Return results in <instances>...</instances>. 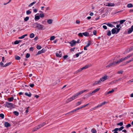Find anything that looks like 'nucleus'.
Returning a JSON list of instances; mask_svg holds the SVG:
<instances>
[{
    "label": "nucleus",
    "instance_id": "nucleus-24",
    "mask_svg": "<svg viewBox=\"0 0 133 133\" xmlns=\"http://www.w3.org/2000/svg\"><path fill=\"white\" fill-rule=\"evenodd\" d=\"M83 35L85 36H89V33L87 32L82 33Z\"/></svg>",
    "mask_w": 133,
    "mask_h": 133
},
{
    "label": "nucleus",
    "instance_id": "nucleus-19",
    "mask_svg": "<svg viewBox=\"0 0 133 133\" xmlns=\"http://www.w3.org/2000/svg\"><path fill=\"white\" fill-rule=\"evenodd\" d=\"M115 5L114 4L112 3H108V5L107 6H113Z\"/></svg>",
    "mask_w": 133,
    "mask_h": 133
},
{
    "label": "nucleus",
    "instance_id": "nucleus-6",
    "mask_svg": "<svg viewBox=\"0 0 133 133\" xmlns=\"http://www.w3.org/2000/svg\"><path fill=\"white\" fill-rule=\"evenodd\" d=\"M46 51L45 49L44 48L43 49L41 50L38 51L37 55H39L41 54L44 53Z\"/></svg>",
    "mask_w": 133,
    "mask_h": 133
},
{
    "label": "nucleus",
    "instance_id": "nucleus-51",
    "mask_svg": "<svg viewBox=\"0 0 133 133\" xmlns=\"http://www.w3.org/2000/svg\"><path fill=\"white\" fill-rule=\"evenodd\" d=\"M79 37H82L83 36V33H79L78 34Z\"/></svg>",
    "mask_w": 133,
    "mask_h": 133
},
{
    "label": "nucleus",
    "instance_id": "nucleus-30",
    "mask_svg": "<svg viewBox=\"0 0 133 133\" xmlns=\"http://www.w3.org/2000/svg\"><path fill=\"white\" fill-rule=\"evenodd\" d=\"M15 59L17 60H19L21 59V57L18 56L16 55L15 56Z\"/></svg>",
    "mask_w": 133,
    "mask_h": 133
},
{
    "label": "nucleus",
    "instance_id": "nucleus-10",
    "mask_svg": "<svg viewBox=\"0 0 133 133\" xmlns=\"http://www.w3.org/2000/svg\"><path fill=\"white\" fill-rule=\"evenodd\" d=\"M116 65V63L114 62H113L112 63H110L107 66H106V67H109L113 65Z\"/></svg>",
    "mask_w": 133,
    "mask_h": 133
},
{
    "label": "nucleus",
    "instance_id": "nucleus-20",
    "mask_svg": "<svg viewBox=\"0 0 133 133\" xmlns=\"http://www.w3.org/2000/svg\"><path fill=\"white\" fill-rule=\"evenodd\" d=\"M114 90L113 89H112L111 90L109 91L107 93H106L105 94V95H106L109 94H111L114 91Z\"/></svg>",
    "mask_w": 133,
    "mask_h": 133
},
{
    "label": "nucleus",
    "instance_id": "nucleus-17",
    "mask_svg": "<svg viewBox=\"0 0 133 133\" xmlns=\"http://www.w3.org/2000/svg\"><path fill=\"white\" fill-rule=\"evenodd\" d=\"M92 96V95L91 92L88 93L85 95V96L87 98H88Z\"/></svg>",
    "mask_w": 133,
    "mask_h": 133
},
{
    "label": "nucleus",
    "instance_id": "nucleus-26",
    "mask_svg": "<svg viewBox=\"0 0 133 133\" xmlns=\"http://www.w3.org/2000/svg\"><path fill=\"white\" fill-rule=\"evenodd\" d=\"M73 100V99H72V98H71V97L68 98V99L66 101V103H68L71 101H72Z\"/></svg>",
    "mask_w": 133,
    "mask_h": 133
},
{
    "label": "nucleus",
    "instance_id": "nucleus-38",
    "mask_svg": "<svg viewBox=\"0 0 133 133\" xmlns=\"http://www.w3.org/2000/svg\"><path fill=\"white\" fill-rule=\"evenodd\" d=\"M108 32L107 34V35L108 36H110L111 35V31L109 30L107 31Z\"/></svg>",
    "mask_w": 133,
    "mask_h": 133
},
{
    "label": "nucleus",
    "instance_id": "nucleus-21",
    "mask_svg": "<svg viewBox=\"0 0 133 133\" xmlns=\"http://www.w3.org/2000/svg\"><path fill=\"white\" fill-rule=\"evenodd\" d=\"M56 55L58 57H62V54H59L58 52L56 53Z\"/></svg>",
    "mask_w": 133,
    "mask_h": 133
},
{
    "label": "nucleus",
    "instance_id": "nucleus-58",
    "mask_svg": "<svg viewBox=\"0 0 133 133\" xmlns=\"http://www.w3.org/2000/svg\"><path fill=\"white\" fill-rule=\"evenodd\" d=\"M0 65L1 66H3V67H4V65L3 63L2 62H1L0 63Z\"/></svg>",
    "mask_w": 133,
    "mask_h": 133
},
{
    "label": "nucleus",
    "instance_id": "nucleus-64",
    "mask_svg": "<svg viewBox=\"0 0 133 133\" xmlns=\"http://www.w3.org/2000/svg\"><path fill=\"white\" fill-rule=\"evenodd\" d=\"M33 11L34 12L36 13L37 12V10L36 9H33Z\"/></svg>",
    "mask_w": 133,
    "mask_h": 133
},
{
    "label": "nucleus",
    "instance_id": "nucleus-44",
    "mask_svg": "<svg viewBox=\"0 0 133 133\" xmlns=\"http://www.w3.org/2000/svg\"><path fill=\"white\" fill-rule=\"evenodd\" d=\"M123 122H120L119 123H118L117 125H120V126H122L123 125Z\"/></svg>",
    "mask_w": 133,
    "mask_h": 133
},
{
    "label": "nucleus",
    "instance_id": "nucleus-36",
    "mask_svg": "<svg viewBox=\"0 0 133 133\" xmlns=\"http://www.w3.org/2000/svg\"><path fill=\"white\" fill-rule=\"evenodd\" d=\"M35 36V35L34 33H31L30 34V37L31 38H32L34 37Z\"/></svg>",
    "mask_w": 133,
    "mask_h": 133
},
{
    "label": "nucleus",
    "instance_id": "nucleus-1",
    "mask_svg": "<svg viewBox=\"0 0 133 133\" xmlns=\"http://www.w3.org/2000/svg\"><path fill=\"white\" fill-rule=\"evenodd\" d=\"M88 91V90H84L80 91L76 93V94L74 95L72 97H71V98H72V99H73V100H74L78 96L81 95L85 92H87Z\"/></svg>",
    "mask_w": 133,
    "mask_h": 133
},
{
    "label": "nucleus",
    "instance_id": "nucleus-29",
    "mask_svg": "<svg viewBox=\"0 0 133 133\" xmlns=\"http://www.w3.org/2000/svg\"><path fill=\"white\" fill-rule=\"evenodd\" d=\"M13 99L14 97H12L10 98H8V100L9 102H11L13 101Z\"/></svg>",
    "mask_w": 133,
    "mask_h": 133
},
{
    "label": "nucleus",
    "instance_id": "nucleus-45",
    "mask_svg": "<svg viewBox=\"0 0 133 133\" xmlns=\"http://www.w3.org/2000/svg\"><path fill=\"white\" fill-rule=\"evenodd\" d=\"M29 19V17H28V16L26 17H25L24 18V21H27Z\"/></svg>",
    "mask_w": 133,
    "mask_h": 133
},
{
    "label": "nucleus",
    "instance_id": "nucleus-59",
    "mask_svg": "<svg viewBox=\"0 0 133 133\" xmlns=\"http://www.w3.org/2000/svg\"><path fill=\"white\" fill-rule=\"evenodd\" d=\"M131 126V125L129 124H128V125H127L126 126V127L127 128H128L129 127H130Z\"/></svg>",
    "mask_w": 133,
    "mask_h": 133
},
{
    "label": "nucleus",
    "instance_id": "nucleus-13",
    "mask_svg": "<svg viewBox=\"0 0 133 133\" xmlns=\"http://www.w3.org/2000/svg\"><path fill=\"white\" fill-rule=\"evenodd\" d=\"M116 28H115L111 30V32L112 34H116Z\"/></svg>",
    "mask_w": 133,
    "mask_h": 133
},
{
    "label": "nucleus",
    "instance_id": "nucleus-53",
    "mask_svg": "<svg viewBox=\"0 0 133 133\" xmlns=\"http://www.w3.org/2000/svg\"><path fill=\"white\" fill-rule=\"evenodd\" d=\"M117 30V31L116 30V34H117V33H118L119 30H120V28H116V30Z\"/></svg>",
    "mask_w": 133,
    "mask_h": 133
},
{
    "label": "nucleus",
    "instance_id": "nucleus-14",
    "mask_svg": "<svg viewBox=\"0 0 133 133\" xmlns=\"http://www.w3.org/2000/svg\"><path fill=\"white\" fill-rule=\"evenodd\" d=\"M39 129L38 128V126H36L34 128L33 130L32 131V132H33L34 131H36L38 129Z\"/></svg>",
    "mask_w": 133,
    "mask_h": 133
},
{
    "label": "nucleus",
    "instance_id": "nucleus-25",
    "mask_svg": "<svg viewBox=\"0 0 133 133\" xmlns=\"http://www.w3.org/2000/svg\"><path fill=\"white\" fill-rule=\"evenodd\" d=\"M27 34H26L24 35H23L21 37H18V39H22L24 38L26 36H27Z\"/></svg>",
    "mask_w": 133,
    "mask_h": 133
},
{
    "label": "nucleus",
    "instance_id": "nucleus-4",
    "mask_svg": "<svg viewBox=\"0 0 133 133\" xmlns=\"http://www.w3.org/2000/svg\"><path fill=\"white\" fill-rule=\"evenodd\" d=\"M106 102L105 101H104L101 103L98 104V105L97 106L93 108V110H95V109L99 108L101 107L102 105H104L105 104H106Z\"/></svg>",
    "mask_w": 133,
    "mask_h": 133
},
{
    "label": "nucleus",
    "instance_id": "nucleus-23",
    "mask_svg": "<svg viewBox=\"0 0 133 133\" xmlns=\"http://www.w3.org/2000/svg\"><path fill=\"white\" fill-rule=\"evenodd\" d=\"M25 95L29 97H30L31 96V94L30 92H29V94L27 92H25Z\"/></svg>",
    "mask_w": 133,
    "mask_h": 133
},
{
    "label": "nucleus",
    "instance_id": "nucleus-16",
    "mask_svg": "<svg viewBox=\"0 0 133 133\" xmlns=\"http://www.w3.org/2000/svg\"><path fill=\"white\" fill-rule=\"evenodd\" d=\"M40 19V17L39 16H37L36 15H35V19L36 21Z\"/></svg>",
    "mask_w": 133,
    "mask_h": 133
},
{
    "label": "nucleus",
    "instance_id": "nucleus-40",
    "mask_svg": "<svg viewBox=\"0 0 133 133\" xmlns=\"http://www.w3.org/2000/svg\"><path fill=\"white\" fill-rule=\"evenodd\" d=\"M121 78H119L118 79H116V80H115L113 81H112V82L114 83H116L117 81H120L121 80Z\"/></svg>",
    "mask_w": 133,
    "mask_h": 133
},
{
    "label": "nucleus",
    "instance_id": "nucleus-12",
    "mask_svg": "<svg viewBox=\"0 0 133 133\" xmlns=\"http://www.w3.org/2000/svg\"><path fill=\"white\" fill-rule=\"evenodd\" d=\"M4 125L6 127H10L11 126V125L7 122H5L4 123Z\"/></svg>",
    "mask_w": 133,
    "mask_h": 133
},
{
    "label": "nucleus",
    "instance_id": "nucleus-41",
    "mask_svg": "<svg viewBox=\"0 0 133 133\" xmlns=\"http://www.w3.org/2000/svg\"><path fill=\"white\" fill-rule=\"evenodd\" d=\"M4 115L3 114H0V117L2 119H3L4 118Z\"/></svg>",
    "mask_w": 133,
    "mask_h": 133
},
{
    "label": "nucleus",
    "instance_id": "nucleus-55",
    "mask_svg": "<svg viewBox=\"0 0 133 133\" xmlns=\"http://www.w3.org/2000/svg\"><path fill=\"white\" fill-rule=\"evenodd\" d=\"M19 43V42L18 41H16L14 42V44H17Z\"/></svg>",
    "mask_w": 133,
    "mask_h": 133
},
{
    "label": "nucleus",
    "instance_id": "nucleus-39",
    "mask_svg": "<svg viewBox=\"0 0 133 133\" xmlns=\"http://www.w3.org/2000/svg\"><path fill=\"white\" fill-rule=\"evenodd\" d=\"M125 20L123 19L120 21V24H122L125 21Z\"/></svg>",
    "mask_w": 133,
    "mask_h": 133
},
{
    "label": "nucleus",
    "instance_id": "nucleus-34",
    "mask_svg": "<svg viewBox=\"0 0 133 133\" xmlns=\"http://www.w3.org/2000/svg\"><path fill=\"white\" fill-rule=\"evenodd\" d=\"M13 113L15 115H16L17 116H18L19 114V112L17 111H14L13 112Z\"/></svg>",
    "mask_w": 133,
    "mask_h": 133
},
{
    "label": "nucleus",
    "instance_id": "nucleus-15",
    "mask_svg": "<svg viewBox=\"0 0 133 133\" xmlns=\"http://www.w3.org/2000/svg\"><path fill=\"white\" fill-rule=\"evenodd\" d=\"M100 83L99 82V81H95L94 82V83H93L92 84V85L93 86H94L95 85H97V84H99Z\"/></svg>",
    "mask_w": 133,
    "mask_h": 133
},
{
    "label": "nucleus",
    "instance_id": "nucleus-60",
    "mask_svg": "<svg viewBox=\"0 0 133 133\" xmlns=\"http://www.w3.org/2000/svg\"><path fill=\"white\" fill-rule=\"evenodd\" d=\"M123 72V71H118L117 73L118 74H122Z\"/></svg>",
    "mask_w": 133,
    "mask_h": 133
},
{
    "label": "nucleus",
    "instance_id": "nucleus-47",
    "mask_svg": "<svg viewBox=\"0 0 133 133\" xmlns=\"http://www.w3.org/2000/svg\"><path fill=\"white\" fill-rule=\"evenodd\" d=\"M133 55V53L131 54H130V55H128L127 56V58H129L130 57H131Z\"/></svg>",
    "mask_w": 133,
    "mask_h": 133
},
{
    "label": "nucleus",
    "instance_id": "nucleus-61",
    "mask_svg": "<svg viewBox=\"0 0 133 133\" xmlns=\"http://www.w3.org/2000/svg\"><path fill=\"white\" fill-rule=\"evenodd\" d=\"M93 33L94 35H96V34L97 32L96 30H94L93 32Z\"/></svg>",
    "mask_w": 133,
    "mask_h": 133
},
{
    "label": "nucleus",
    "instance_id": "nucleus-54",
    "mask_svg": "<svg viewBox=\"0 0 133 133\" xmlns=\"http://www.w3.org/2000/svg\"><path fill=\"white\" fill-rule=\"evenodd\" d=\"M36 48L37 49L39 50L41 49V46L38 45L37 46Z\"/></svg>",
    "mask_w": 133,
    "mask_h": 133
},
{
    "label": "nucleus",
    "instance_id": "nucleus-2",
    "mask_svg": "<svg viewBox=\"0 0 133 133\" xmlns=\"http://www.w3.org/2000/svg\"><path fill=\"white\" fill-rule=\"evenodd\" d=\"M4 105L6 107H7L9 108H14V104L8 102H5V104H4Z\"/></svg>",
    "mask_w": 133,
    "mask_h": 133
},
{
    "label": "nucleus",
    "instance_id": "nucleus-62",
    "mask_svg": "<svg viewBox=\"0 0 133 133\" xmlns=\"http://www.w3.org/2000/svg\"><path fill=\"white\" fill-rule=\"evenodd\" d=\"M29 86L30 87L32 88L34 86V85L33 84H30Z\"/></svg>",
    "mask_w": 133,
    "mask_h": 133
},
{
    "label": "nucleus",
    "instance_id": "nucleus-63",
    "mask_svg": "<svg viewBox=\"0 0 133 133\" xmlns=\"http://www.w3.org/2000/svg\"><path fill=\"white\" fill-rule=\"evenodd\" d=\"M103 28L105 29H107V27L106 25H103Z\"/></svg>",
    "mask_w": 133,
    "mask_h": 133
},
{
    "label": "nucleus",
    "instance_id": "nucleus-42",
    "mask_svg": "<svg viewBox=\"0 0 133 133\" xmlns=\"http://www.w3.org/2000/svg\"><path fill=\"white\" fill-rule=\"evenodd\" d=\"M55 38V37L54 36H52L50 37V40L51 41L54 40Z\"/></svg>",
    "mask_w": 133,
    "mask_h": 133
},
{
    "label": "nucleus",
    "instance_id": "nucleus-9",
    "mask_svg": "<svg viewBox=\"0 0 133 133\" xmlns=\"http://www.w3.org/2000/svg\"><path fill=\"white\" fill-rule=\"evenodd\" d=\"M46 124V123L45 122H43L42 123L39 124L37 126L38 127L39 129L41 128V127H42L44 125H45Z\"/></svg>",
    "mask_w": 133,
    "mask_h": 133
},
{
    "label": "nucleus",
    "instance_id": "nucleus-31",
    "mask_svg": "<svg viewBox=\"0 0 133 133\" xmlns=\"http://www.w3.org/2000/svg\"><path fill=\"white\" fill-rule=\"evenodd\" d=\"M36 3V1L33 2L31 3L30 4H29L28 6L29 7H31L32 5H33L34 4H35Z\"/></svg>",
    "mask_w": 133,
    "mask_h": 133
},
{
    "label": "nucleus",
    "instance_id": "nucleus-5",
    "mask_svg": "<svg viewBox=\"0 0 133 133\" xmlns=\"http://www.w3.org/2000/svg\"><path fill=\"white\" fill-rule=\"evenodd\" d=\"M76 43V41L74 40H73L71 42H69V44H70V46H73L75 45V44Z\"/></svg>",
    "mask_w": 133,
    "mask_h": 133
},
{
    "label": "nucleus",
    "instance_id": "nucleus-48",
    "mask_svg": "<svg viewBox=\"0 0 133 133\" xmlns=\"http://www.w3.org/2000/svg\"><path fill=\"white\" fill-rule=\"evenodd\" d=\"M30 56V55L29 53H27L26 54V57L27 58H29Z\"/></svg>",
    "mask_w": 133,
    "mask_h": 133
},
{
    "label": "nucleus",
    "instance_id": "nucleus-32",
    "mask_svg": "<svg viewBox=\"0 0 133 133\" xmlns=\"http://www.w3.org/2000/svg\"><path fill=\"white\" fill-rule=\"evenodd\" d=\"M133 6L132 4L131 3L127 5V7L129 8H132Z\"/></svg>",
    "mask_w": 133,
    "mask_h": 133
},
{
    "label": "nucleus",
    "instance_id": "nucleus-11",
    "mask_svg": "<svg viewBox=\"0 0 133 133\" xmlns=\"http://www.w3.org/2000/svg\"><path fill=\"white\" fill-rule=\"evenodd\" d=\"M91 42L90 41H89V43L86 46H84V49L85 50H87V48L91 44Z\"/></svg>",
    "mask_w": 133,
    "mask_h": 133
},
{
    "label": "nucleus",
    "instance_id": "nucleus-46",
    "mask_svg": "<svg viewBox=\"0 0 133 133\" xmlns=\"http://www.w3.org/2000/svg\"><path fill=\"white\" fill-rule=\"evenodd\" d=\"M31 12L29 10H28L26 11V14L28 15L31 14Z\"/></svg>",
    "mask_w": 133,
    "mask_h": 133
},
{
    "label": "nucleus",
    "instance_id": "nucleus-57",
    "mask_svg": "<svg viewBox=\"0 0 133 133\" xmlns=\"http://www.w3.org/2000/svg\"><path fill=\"white\" fill-rule=\"evenodd\" d=\"M99 81L100 83H101L104 82L103 79H102V78L100 79L99 80Z\"/></svg>",
    "mask_w": 133,
    "mask_h": 133
},
{
    "label": "nucleus",
    "instance_id": "nucleus-22",
    "mask_svg": "<svg viewBox=\"0 0 133 133\" xmlns=\"http://www.w3.org/2000/svg\"><path fill=\"white\" fill-rule=\"evenodd\" d=\"M38 23H35L33 24V27L35 28H37Z\"/></svg>",
    "mask_w": 133,
    "mask_h": 133
},
{
    "label": "nucleus",
    "instance_id": "nucleus-50",
    "mask_svg": "<svg viewBox=\"0 0 133 133\" xmlns=\"http://www.w3.org/2000/svg\"><path fill=\"white\" fill-rule=\"evenodd\" d=\"M44 16V15L43 14H41L39 15V17L41 18H42Z\"/></svg>",
    "mask_w": 133,
    "mask_h": 133
},
{
    "label": "nucleus",
    "instance_id": "nucleus-28",
    "mask_svg": "<svg viewBox=\"0 0 133 133\" xmlns=\"http://www.w3.org/2000/svg\"><path fill=\"white\" fill-rule=\"evenodd\" d=\"M76 109H74V110H72V111L69 112H68L66 114H65V115H67V114H70L71 113H73V112H76Z\"/></svg>",
    "mask_w": 133,
    "mask_h": 133
},
{
    "label": "nucleus",
    "instance_id": "nucleus-37",
    "mask_svg": "<svg viewBox=\"0 0 133 133\" xmlns=\"http://www.w3.org/2000/svg\"><path fill=\"white\" fill-rule=\"evenodd\" d=\"M47 23L49 24H51L52 23V21L51 19H49L47 21Z\"/></svg>",
    "mask_w": 133,
    "mask_h": 133
},
{
    "label": "nucleus",
    "instance_id": "nucleus-18",
    "mask_svg": "<svg viewBox=\"0 0 133 133\" xmlns=\"http://www.w3.org/2000/svg\"><path fill=\"white\" fill-rule=\"evenodd\" d=\"M102 79H103L104 82L108 79V76L106 75L104 76V77H102Z\"/></svg>",
    "mask_w": 133,
    "mask_h": 133
},
{
    "label": "nucleus",
    "instance_id": "nucleus-56",
    "mask_svg": "<svg viewBox=\"0 0 133 133\" xmlns=\"http://www.w3.org/2000/svg\"><path fill=\"white\" fill-rule=\"evenodd\" d=\"M133 61V60L132 59V58L130 60L128 61H127L126 62V63H130V62L132 61Z\"/></svg>",
    "mask_w": 133,
    "mask_h": 133
},
{
    "label": "nucleus",
    "instance_id": "nucleus-52",
    "mask_svg": "<svg viewBox=\"0 0 133 133\" xmlns=\"http://www.w3.org/2000/svg\"><path fill=\"white\" fill-rule=\"evenodd\" d=\"M81 104V102H78L76 104L77 106H78L80 105Z\"/></svg>",
    "mask_w": 133,
    "mask_h": 133
},
{
    "label": "nucleus",
    "instance_id": "nucleus-35",
    "mask_svg": "<svg viewBox=\"0 0 133 133\" xmlns=\"http://www.w3.org/2000/svg\"><path fill=\"white\" fill-rule=\"evenodd\" d=\"M91 132L92 133H97V131L96 130L94 129L93 128L91 130Z\"/></svg>",
    "mask_w": 133,
    "mask_h": 133
},
{
    "label": "nucleus",
    "instance_id": "nucleus-33",
    "mask_svg": "<svg viewBox=\"0 0 133 133\" xmlns=\"http://www.w3.org/2000/svg\"><path fill=\"white\" fill-rule=\"evenodd\" d=\"M124 127L123 126H122L119 128H117L116 129L118 130H119V131H121L122 130V129H124Z\"/></svg>",
    "mask_w": 133,
    "mask_h": 133
},
{
    "label": "nucleus",
    "instance_id": "nucleus-3",
    "mask_svg": "<svg viewBox=\"0 0 133 133\" xmlns=\"http://www.w3.org/2000/svg\"><path fill=\"white\" fill-rule=\"evenodd\" d=\"M37 28L39 30H43L45 29V28L43 25L38 23Z\"/></svg>",
    "mask_w": 133,
    "mask_h": 133
},
{
    "label": "nucleus",
    "instance_id": "nucleus-27",
    "mask_svg": "<svg viewBox=\"0 0 133 133\" xmlns=\"http://www.w3.org/2000/svg\"><path fill=\"white\" fill-rule=\"evenodd\" d=\"M12 63L11 62H9L8 63H6L4 65V67H6L8 66H9Z\"/></svg>",
    "mask_w": 133,
    "mask_h": 133
},
{
    "label": "nucleus",
    "instance_id": "nucleus-49",
    "mask_svg": "<svg viewBox=\"0 0 133 133\" xmlns=\"http://www.w3.org/2000/svg\"><path fill=\"white\" fill-rule=\"evenodd\" d=\"M100 88H97L94 90V91L95 92V93H96V92L98 91L99 90Z\"/></svg>",
    "mask_w": 133,
    "mask_h": 133
},
{
    "label": "nucleus",
    "instance_id": "nucleus-8",
    "mask_svg": "<svg viewBox=\"0 0 133 133\" xmlns=\"http://www.w3.org/2000/svg\"><path fill=\"white\" fill-rule=\"evenodd\" d=\"M133 31V25H132L131 28L129 29V30L128 31V34H130Z\"/></svg>",
    "mask_w": 133,
    "mask_h": 133
},
{
    "label": "nucleus",
    "instance_id": "nucleus-43",
    "mask_svg": "<svg viewBox=\"0 0 133 133\" xmlns=\"http://www.w3.org/2000/svg\"><path fill=\"white\" fill-rule=\"evenodd\" d=\"M118 130L116 128H115L114 130L112 131H114L113 133H118L117 131Z\"/></svg>",
    "mask_w": 133,
    "mask_h": 133
},
{
    "label": "nucleus",
    "instance_id": "nucleus-7",
    "mask_svg": "<svg viewBox=\"0 0 133 133\" xmlns=\"http://www.w3.org/2000/svg\"><path fill=\"white\" fill-rule=\"evenodd\" d=\"M103 24H105L107 25L108 26H109V27L112 28L113 27H114V26L112 24H111L110 23H103Z\"/></svg>",
    "mask_w": 133,
    "mask_h": 133
}]
</instances>
